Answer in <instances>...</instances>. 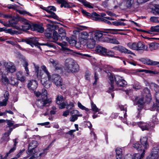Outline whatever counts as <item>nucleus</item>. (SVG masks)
<instances>
[{"mask_svg": "<svg viewBox=\"0 0 159 159\" xmlns=\"http://www.w3.org/2000/svg\"><path fill=\"white\" fill-rule=\"evenodd\" d=\"M51 102V99L48 98L47 91L45 89H42L41 99L37 100L36 102L38 108L43 109L45 111L44 113L41 114V116L43 115L47 116L48 115V109L47 107Z\"/></svg>", "mask_w": 159, "mask_h": 159, "instance_id": "1", "label": "nucleus"}, {"mask_svg": "<svg viewBox=\"0 0 159 159\" xmlns=\"http://www.w3.org/2000/svg\"><path fill=\"white\" fill-rule=\"evenodd\" d=\"M64 69L67 72L73 73L78 72L80 68L75 61L71 58H68L65 61Z\"/></svg>", "mask_w": 159, "mask_h": 159, "instance_id": "2", "label": "nucleus"}, {"mask_svg": "<svg viewBox=\"0 0 159 159\" xmlns=\"http://www.w3.org/2000/svg\"><path fill=\"white\" fill-rule=\"evenodd\" d=\"M38 39L36 37L29 38L22 40V42H25L27 43L30 45L32 47H33L34 46H37L40 50L41 48L40 46V45H45L49 48H54V47L53 44L51 43L47 42L45 43L40 44L38 42Z\"/></svg>", "mask_w": 159, "mask_h": 159, "instance_id": "3", "label": "nucleus"}, {"mask_svg": "<svg viewBox=\"0 0 159 159\" xmlns=\"http://www.w3.org/2000/svg\"><path fill=\"white\" fill-rule=\"evenodd\" d=\"M103 30V31H99L95 32L94 34L93 39L98 40L103 35H107L109 33L114 34L113 31L117 32L123 30H122L116 29H104Z\"/></svg>", "mask_w": 159, "mask_h": 159, "instance_id": "4", "label": "nucleus"}, {"mask_svg": "<svg viewBox=\"0 0 159 159\" xmlns=\"http://www.w3.org/2000/svg\"><path fill=\"white\" fill-rule=\"evenodd\" d=\"M41 68L47 75V77H45L46 78H43L42 77L40 78H41V83L43 86L46 88H49L50 87V85L51 84L49 83V80L51 79V75L45 66H42L41 67Z\"/></svg>", "mask_w": 159, "mask_h": 159, "instance_id": "5", "label": "nucleus"}, {"mask_svg": "<svg viewBox=\"0 0 159 159\" xmlns=\"http://www.w3.org/2000/svg\"><path fill=\"white\" fill-rule=\"evenodd\" d=\"M38 146V142L35 140H32L29 144L28 149L26 152L28 154L26 157H24V159H25L30 157L31 155H34L36 153L34 149Z\"/></svg>", "mask_w": 159, "mask_h": 159, "instance_id": "6", "label": "nucleus"}, {"mask_svg": "<svg viewBox=\"0 0 159 159\" xmlns=\"http://www.w3.org/2000/svg\"><path fill=\"white\" fill-rule=\"evenodd\" d=\"M0 66H4L7 70L11 73H13L16 71V69L13 63L11 62L6 63L5 60L0 62Z\"/></svg>", "mask_w": 159, "mask_h": 159, "instance_id": "7", "label": "nucleus"}, {"mask_svg": "<svg viewBox=\"0 0 159 159\" xmlns=\"http://www.w3.org/2000/svg\"><path fill=\"white\" fill-rule=\"evenodd\" d=\"M133 147L138 151L143 150V153L140 155L139 154H136L134 157L133 159H142L144 156L145 149H143V147L138 143H134Z\"/></svg>", "mask_w": 159, "mask_h": 159, "instance_id": "8", "label": "nucleus"}, {"mask_svg": "<svg viewBox=\"0 0 159 159\" xmlns=\"http://www.w3.org/2000/svg\"><path fill=\"white\" fill-rule=\"evenodd\" d=\"M115 80L116 85L118 87H123L127 84V82L124 78L119 75L114 76Z\"/></svg>", "mask_w": 159, "mask_h": 159, "instance_id": "9", "label": "nucleus"}, {"mask_svg": "<svg viewBox=\"0 0 159 159\" xmlns=\"http://www.w3.org/2000/svg\"><path fill=\"white\" fill-rule=\"evenodd\" d=\"M52 81L57 87L61 86L63 84L61 77L59 75L55 74L52 76Z\"/></svg>", "mask_w": 159, "mask_h": 159, "instance_id": "10", "label": "nucleus"}, {"mask_svg": "<svg viewBox=\"0 0 159 159\" xmlns=\"http://www.w3.org/2000/svg\"><path fill=\"white\" fill-rule=\"evenodd\" d=\"M20 20L23 22L24 24L23 25L20 27V29H19V30L26 31L30 29H31L32 25L29 21L24 18H21Z\"/></svg>", "mask_w": 159, "mask_h": 159, "instance_id": "11", "label": "nucleus"}, {"mask_svg": "<svg viewBox=\"0 0 159 159\" xmlns=\"http://www.w3.org/2000/svg\"><path fill=\"white\" fill-rule=\"evenodd\" d=\"M59 39L63 40L66 39V41L69 40V38L66 37L65 30L62 28H60L58 30Z\"/></svg>", "mask_w": 159, "mask_h": 159, "instance_id": "12", "label": "nucleus"}, {"mask_svg": "<svg viewBox=\"0 0 159 159\" xmlns=\"http://www.w3.org/2000/svg\"><path fill=\"white\" fill-rule=\"evenodd\" d=\"M152 158L153 159H157L159 157V148L154 147L152 150L150 155Z\"/></svg>", "mask_w": 159, "mask_h": 159, "instance_id": "13", "label": "nucleus"}, {"mask_svg": "<svg viewBox=\"0 0 159 159\" xmlns=\"http://www.w3.org/2000/svg\"><path fill=\"white\" fill-rule=\"evenodd\" d=\"M38 83L35 80H31L30 81L28 84V87L29 89L34 90L38 86Z\"/></svg>", "mask_w": 159, "mask_h": 159, "instance_id": "14", "label": "nucleus"}, {"mask_svg": "<svg viewBox=\"0 0 159 159\" xmlns=\"http://www.w3.org/2000/svg\"><path fill=\"white\" fill-rule=\"evenodd\" d=\"M49 61L50 63L53 65L56 70L61 69V66L58 61L55 60L53 59H50Z\"/></svg>", "mask_w": 159, "mask_h": 159, "instance_id": "15", "label": "nucleus"}, {"mask_svg": "<svg viewBox=\"0 0 159 159\" xmlns=\"http://www.w3.org/2000/svg\"><path fill=\"white\" fill-rule=\"evenodd\" d=\"M57 2L61 4V8L64 7L65 8H70L72 7V5H70V3H68L65 0H55Z\"/></svg>", "mask_w": 159, "mask_h": 159, "instance_id": "16", "label": "nucleus"}, {"mask_svg": "<svg viewBox=\"0 0 159 159\" xmlns=\"http://www.w3.org/2000/svg\"><path fill=\"white\" fill-rule=\"evenodd\" d=\"M107 49L103 47L98 46L96 47L95 51L99 54L104 56Z\"/></svg>", "mask_w": 159, "mask_h": 159, "instance_id": "17", "label": "nucleus"}, {"mask_svg": "<svg viewBox=\"0 0 159 159\" xmlns=\"http://www.w3.org/2000/svg\"><path fill=\"white\" fill-rule=\"evenodd\" d=\"M138 125L143 131L148 130L151 128L150 125L148 124L142 122H139Z\"/></svg>", "mask_w": 159, "mask_h": 159, "instance_id": "18", "label": "nucleus"}, {"mask_svg": "<svg viewBox=\"0 0 159 159\" xmlns=\"http://www.w3.org/2000/svg\"><path fill=\"white\" fill-rule=\"evenodd\" d=\"M31 30L34 31H37L41 33H43L44 30L43 28L40 25L37 24H32Z\"/></svg>", "mask_w": 159, "mask_h": 159, "instance_id": "19", "label": "nucleus"}, {"mask_svg": "<svg viewBox=\"0 0 159 159\" xmlns=\"http://www.w3.org/2000/svg\"><path fill=\"white\" fill-rule=\"evenodd\" d=\"M143 91L144 92L143 95L146 98V101L148 102L150 101L152 99V96L149 89L147 88H145Z\"/></svg>", "mask_w": 159, "mask_h": 159, "instance_id": "20", "label": "nucleus"}, {"mask_svg": "<svg viewBox=\"0 0 159 159\" xmlns=\"http://www.w3.org/2000/svg\"><path fill=\"white\" fill-rule=\"evenodd\" d=\"M108 79L109 81V83L111 85V87L109 88V89L111 91H113L114 88L113 85L114 79L115 80L114 77L113 75L110 74L108 75Z\"/></svg>", "mask_w": 159, "mask_h": 159, "instance_id": "21", "label": "nucleus"}, {"mask_svg": "<svg viewBox=\"0 0 159 159\" xmlns=\"http://www.w3.org/2000/svg\"><path fill=\"white\" fill-rule=\"evenodd\" d=\"M12 130V128H10L9 130L7 132L5 133L2 138V141L7 142L9 140L10 138L9 136Z\"/></svg>", "mask_w": 159, "mask_h": 159, "instance_id": "22", "label": "nucleus"}, {"mask_svg": "<svg viewBox=\"0 0 159 159\" xmlns=\"http://www.w3.org/2000/svg\"><path fill=\"white\" fill-rule=\"evenodd\" d=\"M18 22V21L17 20H15L14 19H12L9 21V25L10 26L13 27L14 28L19 30L20 28V26L17 25Z\"/></svg>", "mask_w": 159, "mask_h": 159, "instance_id": "23", "label": "nucleus"}, {"mask_svg": "<svg viewBox=\"0 0 159 159\" xmlns=\"http://www.w3.org/2000/svg\"><path fill=\"white\" fill-rule=\"evenodd\" d=\"M3 31H5V32L6 33H9L11 35H13L14 34H17V31L13 30L11 29H6V28L4 27H0V32H2Z\"/></svg>", "mask_w": 159, "mask_h": 159, "instance_id": "24", "label": "nucleus"}, {"mask_svg": "<svg viewBox=\"0 0 159 159\" xmlns=\"http://www.w3.org/2000/svg\"><path fill=\"white\" fill-rule=\"evenodd\" d=\"M119 48V51L122 53H124L125 54H129L135 55V54L132 52L131 51L126 48L125 47L121 46Z\"/></svg>", "mask_w": 159, "mask_h": 159, "instance_id": "25", "label": "nucleus"}, {"mask_svg": "<svg viewBox=\"0 0 159 159\" xmlns=\"http://www.w3.org/2000/svg\"><path fill=\"white\" fill-rule=\"evenodd\" d=\"M148 139L146 137H143L140 139L141 144H140L143 149H146L148 145L147 143Z\"/></svg>", "mask_w": 159, "mask_h": 159, "instance_id": "26", "label": "nucleus"}, {"mask_svg": "<svg viewBox=\"0 0 159 159\" xmlns=\"http://www.w3.org/2000/svg\"><path fill=\"white\" fill-rule=\"evenodd\" d=\"M115 52L112 51L111 50H109L107 51V50H106V52L105 53L104 55V56L105 57H115L116 58H120V57L117 56H115Z\"/></svg>", "mask_w": 159, "mask_h": 159, "instance_id": "27", "label": "nucleus"}, {"mask_svg": "<svg viewBox=\"0 0 159 159\" xmlns=\"http://www.w3.org/2000/svg\"><path fill=\"white\" fill-rule=\"evenodd\" d=\"M64 102V99L63 96L61 95H57L56 98L57 103L60 106H61L62 104Z\"/></svg>", "mask_w": 159, "mask_h": 159, "instance_id": "28", "label": "nucleus"}, {"mask_svg": "<svg viewBox=\"0 0 159 159\" xmlns=\"http://www.w3.org/2000/svg\"><path fill=\"white\" fill-rule=\"evenodd\" d=\"M16 76L19 80L22 82H24L25 80V77L23 75V73L19 71L16 73Z\"/></svg>", "mask_w": 159, "mask_h": 159, "instance_id": "29", "label": "nucleus"}, {"mask_svg": "<svg viewBox=\"0 0 159 159\" xmlns=\"http://www.w3.org/2000/svg\"><path fill=\"white\" fill-rule=\"evenodd\" d=\"M137 51L144 50L147 48V47L145 48V45L141 41H139L137 43Z\"/></svg>", "mask_w": 159, "mask_h": 159, "instance_id": "30", "label": "nucleus"}, {"mask_svg": "<svg viewBox=\"0 0 159 159\" xmlns=\"http://www.w3.org/2000/svg\"><path fill=\"white\" fill-rule=\"evenodd\" d=\"M153 84L154 87V90L156 92L155 94L156 98L157 99H159V86L155 83H153Z\"/></svg>", "mask_w": 159, "mask_h": 159, "instance_id": "31", "label": "nucleus"}, {"mask_svg": "<svg viewBox=\"0 0 159 159\" xmlns=\"http://www.w3.org/2000/svg\"><path fill=\"white\" fill-rule=\"evenodd\" d=\"M33 64L35 68V70L37 74V77L40 78L43 76L41 74V72L39 73V65H36L35 63H33Z\"/></svg>", "mask_w": 159, "mask_h": 159, "instance_id": "32", "label": "nucleus"}, {"mask_svg": "<svg viewBox=\"0 0 159 159\" xmlns=\"http://www.w3.org/2000/svg\"><path fill=\"white\" fill-rule=\"evenodd\" d=\"M9 84L11 85L17 86L18 84V80L15 77H12L9 80Z\"/></svg>", "mask_w": 159, "mask_h": 159, "instance_id": "33", "label": "nucleus"}, {"mask_svg": "<svg viewBox=\"0 0 159 159\" xmlns=\"http://www.w3.org/2000/svg\"><path fill=\"white\" fill-rule=\"evenodd\" d=\"M84 6L89 8H93V7L92 4L85 0H79Z\"/></svg>", "mask_w": 159, "mask_h": 159, "instance_id": "34", "label": "nucleus"}, {"mask_svg": "<svg viewBox=\"0 0 159 159\" xmlns=\"http://www.w3.org/2000/svg\"><path fill=\"white\" fill-rule=\"evenodd\" d=\"M159 44L157 43H152L149 45V47L151 51L156 50L158 49Z\"/></svg>", "mask_w": 159, "mask_h": 159, "instance_id": "35", "label": "nucleus"}, {"mask_svg": "<svg viewBox=\"0 0 159 159\" xmlns=\"http://www.w3.org/2000/svg\"><path fill=\"white\" fill-rule=\"evenodd\" d=\"M127 46L129 48L131 49L137 50V43L136 42L129 43H127Z\"/></svg>", "mask_w": 159, "mask_h": 159, "instance_id": "36", "label": "nucleus"}, {"mask_svg": "<svg viewBox=\"0 0 159 159\" xmlns=\"http://www.w3.org/2000/svg\"><path fill=\"white\" fill-rule=\"evenodd\" d=\"M89 34L85 31H83L79 34V36L80 38L83 39H86L89 37Z\"/></svg>", "mask_w": 159, "mask_h": 159, "instance_id": "37", "label": "nucleus"}, {"mask_svg": "<svg viewBox=\"0 0 159 159\" xmlns=\"http://www.w3.org/2000/svg\"><path fill=\"white\" fill-rule=\"evenodd\" d=\"M107 40L108 42L110 43L116 44H119L120 43V42L117 40L116 38H109L107 39Z\"/></svg>", "mask_w": 159, "mask_h": 159, "instance_id": "38", "label": "nucleus"}, {"mask_svg": "<svg viewBox=\"0 0 159 159\" xmlns=\"http://www.w3.org/2000/svg\"><path fill=\"white\" fill-rule=\"evenodd\" d=\"M13 142H14V146L13 148L11 149L9 151L7 152L6 153V154L5 156V157L7 158V157L8 156V155L10 154V153L13 152L16 149V145L17 144V142H16V139H14L13 140Z\"/></svg>", "mask_w": 159, "mask_h": 159, "instance_id": "39", "label": "nucleus"}, {"mask_svg": "<svg viewBox=\"0 0 159 159\" xmlns=\"http://www.w3.org/2000/svg\"><path fill=\"white\" fill-rule=\"evenodd\" d=\"M154 7L152 10L153 13L155 15H159V5L155 4Z\"/></svg>", "mask_w": 159, "mask_h": 159, "instance_id": "40", "label": "nucleus"}, {"mask_svg": "<svg viewBox=\"0 0 159 159\" xmlns=\"http://www.w3.org/2000/svg\"><path fill=\"white\" fill-rule=\"evenodd\" d=\"M142 61L145 64H147L148 65H154V61H153L148 58L143 59Z\"/></svg>", "mask_w": 159, "mask_h": 159, "instance_id": "41", "label": "nucleus"}, {"mask_svg": "<svg viewBox=\"0 0 159 159\" xmlns=\"http://www.w3.org/2000/svg\"><path fill=\"white\" fill-rule=\"evenodd\" d=\"M93 15L95 17H93V19L96 21H101V20L102 19V17L100 16V15L98 14L96 12H94L93 13Z\"/></svg>", "mask_w": 159, "mask_h": 159, "instance_id": "42", "label": "nucleus"}, {"mask_svg": "<svg viewBox=\"0 0 159 159\" xmlns=\"http://www.w3.org/2000/svg\"><path fill=\"white\" fill-rule=\"evenodd\" d=\"M133 0H127L126 6L127 8H131L133 7Z\"/></svg>", "mask_w": 159, "mask_h": 159, "instance_id": "43", "label": "nucleus"}, {"mask_svg": "<svg viewBox=\"0 0 159 159\" xmlns=\"http://www.w3.org/2000/svg\"><path fill=\"white\" fill-rule=\"evenodd\" d=\"M82 116V114L73 115L70 117V120L71 121L74 122L77 119L78 117Z\"/></svg>", "mask_w": 159, "mask_h": 159, "instance_id": "44", "label": "nucleus"}, {"mask_svg": "<svg viewBox=\"0 0 159 159\" xmlns=\"http://www.w3.org/2000/svg\"><path fill=\"white\" fill-rule=\"evenodd\" d=\"M23 65L25 68L26 74H27L28 75H29V70L28 67L29 65V64L27 61H24L23 62Z\"/></svg>", "mask_w": 159, "mask_h": 159, "instance_id": "45", "label": "nucleus"}, {"mask_svg": "<svg viewBox=\"0 0 159 159\" xmlns=\"http://www.w3.org/2000/svg\"><path fill=\"white\" fill-rule=\"evenodd\" d=\"M47 9L48 11H47V12L49 13H52L53 11H56V8L53 6H49L47 7Z\"/></svg>", "mask_w": 159, "mask_h": 159, "instance_id": "46", "label": "nucleus"}, {"mask_svg": "<svg viewBox=\"0 0 159 159\" xmlns=\"http://www.w3.org/2000/svg\"><path fill=\"white\" fill-rule=\"evenodd\" d=\"M91 108L92 111L94 112V113L98 112L100 110L97 107L96 105L93 103V102H91Z\"/></svg>", "mask_w": 159, "mask_h": 159, "instance_id": "47", "label": "nucleus"}, {"mask_svg": "<svg viewBox=\"0 0 159 159\" xmlns=\"http://www.w3.org/2000/svg\"><path fill=\"white\" fill-rule=\"evenodd\" d=\"M112 24L113 25L119 26H125L126 24L124 22H121L120 21H113L112 22Z\"/></svg>", "mask_w": 159, "mask_h": 159, "instance_id": "48", "label": "nucleus"}, {"mask_svg": "<svg viewBox=\"0 0 159 159\" xmlns=\"http://www.w3.org/2000/svg\"><path fill=\"white\" fill-rule=\"evenodd\" d=\"M139 72H145L146 73L152 74H157L158 72L156 71H153L151 70H141Z\"/></svg>", "mask_w": 159, "mask_h": 159, "instance_id": "49", "label": "nucleus"}, {"mask_svg": "<svg viewBox=\"0 0 159 159\" xmlns=\"http://www.w3.org/2000/svg\"><path fill=\"white\" fill-rule=\"evenodd\" d=\"M150 30L152 32H159V25L151 27Z\"/></svg>", "mask_w": 159, "mask_h": 159, "instance_id": "50", "label": "nucleus"}, {"mask_svg": "<svg viewBox=\"0 0 159 159\" xmlns=\"http://www.w3.org/2000/svg\"><path fill=\"white\" fill-rule=\"evenodd\" d=\"M64 51V52L67 54H70L73 52V50H70V49L66 48V46L63 47V48L62 49Z\"/></svg>", "mask_w": 159, "mask_h": 159, "instance_id": "51", "label": "nucleus"}, {"mask_svg": "<svg viewBox=\"0 0 159 159\" xmlns=\"http://www.w3.org/2000/svg\"><path fill=\"white\" fill-rule=\"evenodd\" d=\"M69 104H68L67 102H64L62 104V106H59V108L60 109H62L66 108L67 109H69Z\"/></svg>", "mask_w": 159, "mask_h": 159, "instance_id": "52", "label": "nucleus"}, {"mask_svg": "<svg viewBox=\"0 0 159 159\" xmlns=\"http://www.w3.org/2000/svg\"><path fill=\"white\" fill-rule=\"evenodd\" d=\"M91 41L92 42L91 44L90 43H88L87 45V47L88 48H92L94 47V45L95 44V41L94 39H91Z\"/></svg>", "mask_w": 159, "mask_h": 159, "instance_id": "53", "label": "nucleus"}, {"mask_svg": "<svg viewBox=\"0 0 159 159\" xmlns=\"http://www.w3.org/2000/svg\"><path fill=\"white\" fill-rule=\"evenodd\" d=\"M150 20L151 21L154 23H159L158 17L152 16L150 18Z\"/></svg>", "mask_w": 159, "mask_h": 159, "instance_id": "54", "label": "nucleus"}, {"mask_svg": "<svg viewBox=\"0 0 159 159\" xmlns=\"http://www.w3.org/2000/svg\"><path fill=\"white\" fill-rule=\"evenodd\" d=\"M52 38L54 40H57L59 39L58 33L56 31H54L53 33Z\"/></svg>", "mask_w": 159, "mask_h": 159, "instance_id": "55", "label": "nucleus"}, {"mask_svg": "<svg viewBox=\"0 0 159 159\" xmlns=\"http://www.w3.org/2000/svg\"><path fill=\"white\" fill-rule=\"evenodd\" d=\"M78 107L81 109L83 110H85L86 111H89V109L88 108H86L84 106H83L82 104L80 102H78Z\"/></svg>", "mask_w": 159, "mask_h": 159, "instance_id": "56", "label": "nucleus"}, {"mask_svg": "<svg viewBox=\"0 0 159 159\" xmlns=\"http://www.w3.org/2000/svg\"><path fill=\"white\" fill-rule=\"evenodd\" d=\"M116 156H121V154L122 153V150L121 149L119 148H117L116 149Z\"/></svg>", "mask_w": 159, "mask_h": 159, "instance_id": "57", "label": "nucleus"}, {"mask_svg": "<svg viewBox=\"0 0 159 159\" xmlns=\"http://www.w3.org/2000/svg\"><path fill=\"white\" fill-rule=\"evenodd\" d=\"M17 11L21 14L24 15L27 14L29 16H31V14L30 13L25 11H21L19 10H17Z\"/></svg>", "mask_w": 159, "mask_h": 159, "instance_id": "58", "label": "nucleus"}, {"mask_svg": "<svg viewBox=\"0 0 159 159\" xmlns=\"http://www.w3.org/2000/svg\"><path fill=\"white\" fill-rule=\"evenodd\" d=\"M6 121H7V125H8L9 127H10L13 126L14 124V121L8 120H7Z\"/></svg>", "mask_w": 159, "mask_h": 159, "instance_id": "59", "label": "nucleus"}, {"mask_svg": "<svg viewBox=\"0 0 159 159\" xmlns=\"http://www.w3.org/2000/svg\"><path fill=\"white\" fill-rule=\"evenodd\" d=\"M81 11L82 14L85 16H87L88 17H90L91 16L90 13L87 12L84 10L82 9L81 10Z\"/></svg>", "mask_w": 159, "mask_h": 159, "instance_id": "60", "label": "nucleus"}, {"mask_svg": "<svg viewBox=\"0 0 159 159\" xmlns=\"http://www.w3.org/2000/svg\"><path fill=\"white\" fill-rule=\"evenodd\" d=\"M57 43L58 45L61 47L62 49L63 48V47L66 46L67 44V43L64 41H63L62 43H60L58 42H57Z\"/></svg>", "mask_w": 159, "mask_h": 159, "instance_id": "61", "label": "nucleus"}, {"mask_svg": "<svg viewBox=\"0 0 159 159\" xmlns=\"http://www.w3.org/2000/svg\"><path fill=\"white\" fill-rule=\"evenodd\" d=\"M2 81L4 84H6L9 83V80L7 77H5L2 79Z\"/></svg>", "mask_w": 159, "mask_h": 159, "instance_id": "62", "label": "nucleus"}, {"mask_svg": "<svg viewBox=\"0 0 159 159\" xmlns=\"http://www.w3.org/2000/svg\"><path fill=\"white\" fill-rule=\"evenodd\" d=\"M9 95V93L7 91H6L4 94V96L5 98V99L6 100H8Z\"/></svg>", "mask_w": 159, "mask_h": 159, "instance_id": "63", "label": "nucleus"}, {"mask_svg": "<svg viewBox=\"0 0 159 159\" xmlns=\"http://www.w3.org/2000/svg\"><path fill=\"white\" fill-rule=\"evenodd\" d=\"M101 21L106 23L109 25H111L112 24L111 22L110 21L103 18H102Z\"/></svg>", "mask_w": 159, "mask_h": 159, "instance_id": "64", "label": "nucleus"}]
</instances>
